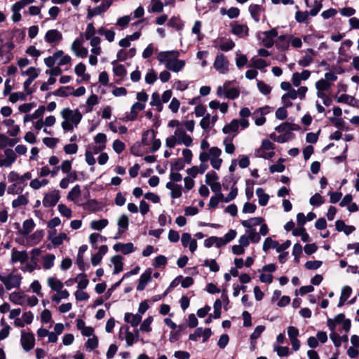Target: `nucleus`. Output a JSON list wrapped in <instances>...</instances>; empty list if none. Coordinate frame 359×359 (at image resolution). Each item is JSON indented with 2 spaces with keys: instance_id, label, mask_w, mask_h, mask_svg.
<instances>
[{
  "instance_id": "5701e85b",
  "label": "nucleus",
  "mask_w": 359,
  "mask_h": 359,
  "mask_svg": "<svg viewBox=\"0 0 359 359\" xmlns=\"http://www.w3.org/2000/svg\"><path fill=\"white\" fill-rule=\"evenodd\" d=\"M145 108V104L140 102H135L131 108L128 115H127V119L129 121H134L137 118L138 112L142 111Z\"/></svg>"
},
{
  "instance_id": "13d9d810",
  "label": "nucleus",
  "mask_w": 359,
  "mask_h": 359,
  "mask_svg": "<svg viewBox=\"0 0 359 359\" xmlns=\"http://www.w3.org/2000/svg\"><path fill=\"white\" fill-rule=\"evenodd\" d=\"M94 143L96 144H98L99 146L102 147V148H106V143L107 141V135L104 133H100L97 134L94 139Z\"/></svg>"
},
{
  "instance_id": "de8ad7c7",
  "label": "nucleus",
  "mask_w": 359,
  "mask_h": 359,
  "mask_svg": "<svg viewBox=\"0 0 359 359\" xmlns=\"http://www.w3.org/2000/svg\"><path fill=\"white\" fill-rule=\"evenodd\" d=\"M29 201L25 195H19L17 198L12 201V207L18 208L21 206H25L28 203Z\"/></svg>"
},
{
  "instance_id": "338daca9",
  "label": "nucleus",
  "mask_w": 359,
  "mask_h": 359,
  "mask_svg": "<svg viewBox=\"0 0 359 359\" xmlns=\"http://www.w3.org/2000/svg\"><path fill=\"white\" fill-rule=\"evenodd\" d=\"M22 74L28 76V79L34 81L39 76V71L34 67H29L27 70L22 72Z\"/></svg>"
},
{
  "instance_id": "5fc2aeb1",
  "label": "nucleus",
  "mask_w": 359,
  "mask_h": 359,
  "mask_svg": "<svg viewBox=\"0 0 359 359\" xmlns=\"http://www.w3.org/2000/svg\"><path fill=\"white\" fill-rule=\"evenodd\" d=\"M337 100L339 103H346L351 106H354L355 102V98L347 94L341 95L340 96L337 97Z\"/></svg>"
},
{
  "instance_id": "4468645a",
  "label": "nucleus",
  "mask_w": 359,
  "mask_h": 359,
  "mask_svg": "<svg viewBox=\"0 0 359 359\" xmlns=\"http://www.w3.org/2000/svg\"><path fill=\"white\" fill-rule=\"evenodd\" d=\"M5 158L0 159V166H4L6 168L11 167L17 158V155L11 149H6L4 150Z\"/></svg>"
},
{
  "instance_id": "603ef678",
  "label": "nucleus",
  "mask_w": 359,
  "mask_h": 359,
  "mask_svg": "<svg viewBox=\"0 0 359 359\" xmlns=\"http://www.w3.org/2000/svg\"><path fill=\"white\" fill-rule=\"evenodd\" d=\"M49 183V180L47 179H43L41 180H39V179L36 178L32 180H31L29 183V186L31 188H32L34 190H38L42 187L46 186Z\"/></svg>"
},
{
  "instance_id": "473e14b6",
  "label": "nucleus",
  "mask_w": 359,
  "mask_h": 359,
  "mask_svg": "<svg viewBox=\"0 0 359 359\" xmlns=\"http://www.w3.org/2000/svg\"><path fill=\"white\" fill-rule=\"evenodd\" d=\"M118 227V233L122 234L126 230L128 229L129 225V219L127 215H121L117 221Z\"/></svg>"
},
{
  "instance_id": "1a4fd4ad",
  "label": "nucleus",
  "mask_w": 359,
  "mask_h": 359,
  "mask_svg": "<svg viewBox=\"0 0 359 359\" xmlns=\"http://www.w3.org/2000/svg\"><path fill=\"white\" fill-rule=\"evenodd\" d=\"M218 180V175L213 170L207 172L205 175V183L210 187L211 190L214 192L221 191L222 186Z\"/></svg>"
},
{
  "instance_id": "72a5a7b5",
  "label": "nucleus",
  "mask_w": 359,
  "mask_h": 359,
  "mask_svg": "<svg viewBox=\"0 0 359 359\" xmlns=\"http://www.w3.org/2000/svg\"><path fill=\"white\" fill-rule=\"evenodd\" d=\"M116 60L111 62L113 65V72L122 80L127 74V70L123 65H116Z\"/></svg>"
},
{
  "instance_id": "f8f14e48",
  "label": "nucleus",
  "mask_w": 359,
  "mask_h": 359,
  "mask_svg": "<svg viewBox=\"0 0 359 359\" xmlns=\"http://www.w3.org/2000/svg\"><path fill=\"white\" fill-rule=\"evenodd\" d=\"M261 37L263 45L266 48H271L274 44V39L278 36V32L276 29H271L269 31H265L262 33Z\"/></svg>"
},
{
  "instance_id": "69168bd1",
  "label": "nucleus",
  "mask_w": 359,
  "mask_h": 359,
  "mask_svg": "<svg viewBox=\"0 0 359 359\" xmlns=\"http://www.w3.org/2000/svg\"><path fill=\"white\" fill-rule=\"evenodd\" d=\"M27 99V95L23 92H17L11 94L9 97V101L15 103L19 100H25Z\"/></svg>"
},
{
  "instance_id": "2f4dec72",
  "label": "nucleus",
  "mask_w": 359,
  "mask_h": 359,
  "mask_svg": "<svg viewBox=\"0 0 359 359\" xmlns=\"http://www.w3.org/2000/svg\"><path fill=\"white\" fill-rule=\"evenodd\" d=\"M239 125L238 119H233L229 123L225 125L222 128V132L224 134H229L231 133H237L238 132Z\"/></svg>"
},
{
  "instance_id": "423d86ee",
  "label": "nucleus",
  "mask_w": 359,
  "mask_h": 359,
  "mask_svg": "<svg viewBox=\"0 0 359 359\" xmlns=\"http://www.w3.org/2000/svg\"><path fill=\"white\" fill-rule=\"evenodd\" d=\"M213 66L219 73L222 74H226L229 70V62L227 57L221 53L217 54Z\"/></svg>"
},
{
  "instance_id": "49530a36",
  "label": "nucleus",
  "mask_w": 359,
  "mask_h": 359,
  "mask_svg": "<svg viewBox=\"0 0 359 359\" xmlns=\"http://www.w3.org/2000/svg\"><path fill=\"white\" fill-rule=\"evenodd\" d=\"M315 87L317 91L330 92L332 86L328 82L320 79L316 82Z\"/></svg>"
},
{
  "instance_id": "9d476101",
  "label": "nucleus",
  "mask_w": 359,
  "mask_h": 359,
  "mask_svg": "<svg viewBox=\"0 0 359 359\" xmlns=\"http://www.w3.org/2000/svg\"><path fill=\"white\" fill-rule=\"evenodd\" d=\"M60 198V191L58 190H53L44 195L42 201L43 205L45 208H50L55 206Z\"/></svg>"
},
{
  "instance_id": "f03ea898",
  "label": "nucleus",
  "mask_w": 359,
  "mask_h": 359,
  "mask_svg": "<svg viewBox=\"0 0 359 359\" xmlns=\"http://www.w3.org/2000/svg\"><path fill=\"white\" fill-rule=\"evenodd\" d=\"M193 144V140L189 135H187L182 126H178L172 135L165 140V145L169 148H173L176 144H184L190 147Z\"/></svg>"
},
{
  "instance_id": "f3484780",
  "label": "nucleus",
  "mask_w": 359,
  "mask_h": 359,
  "mask_svg": "<svg viewBox=\"0 0 359 359\" xmlns=\"http://www.w3.org/2000/svg\"><path fill=\"white\" fill-rule=\"evenodd\" d=\"M113 249L116 252H120L123 255H129L135 251L136 248L132 243H117L114 245Z\"/></svg>"
},
{
  "instance_id": "dca6fc26",
  "label": "nucleus",
  "mask_w": 359,
  "mask_h": 359,
  "mask_svg": "<svg viewBox=\"0 0 359 359\" xmlns=\"http://www.w3.org/2000/svg\"><path fill=\"white\" fill-rule=\"evenodd\" d=\"M28 258V254L26 250L18 251L15 248H13L11 256V263L20 262L24 264L27 261Z\"/></svg>"
},
{
  "instance_id": "052dcab7",
  "label": "nucleus",
  "mask_w": 359,
  "mask_h": 359,
  "mask_svg": "<svg viewBox=\"0 0 359 359\" xmlns=\"http://www.w3.org/2000/svg\"><path fill=\"white\" fill-rule=\"evenodd\" d=\"M153 317L149 316L146 318L140 325V330L142 332H149L151 331V324L153 322Z\"/></svg>"
},
{
  "instance_id": "c756f323",
  "label": "nucleus",
  "mask_w": 359,
  "mask_h": 359,
  "mask_svg": "<svg viewBox=\"0 0 359 359\" xmlns=\"http://www.w3.org/2000/svg\"><path fill=\"white\" fill-rule=\"evenodd\" d=\"M47 284L55 292L60 291L64 286L62 282L54 276L48 278Z\"/></svg>"
},
{
  "instance_id": "09e8293b",
  "label": "nucleus",
  "mask_w": 359,
  "mask_h": 359,
  "mask_svg": "<svg viewBox=\"0 0 359 359\" xmlns=\"http://www.w3.org/2000/svg\"><path fill=\"white\" fill-rule=\"evenodd\" d=\"M253 118L257 126H260L265 123L266 118L262 112V109H259L253 113Z\"/></svg>"
},
{
  "instance_id": "37998d69",
  "label": "nucleus",
  "mask_w": 359,
  "mask_h": 359,
  "mask_svg": "<svg viewBox=\"0 0 359 359\" xmlns=\"http://www.w3.org/2000/svg\"><path fill=\"white\" fill-rule=\"evenodd\" d=\"M73 88L71 86H62L53 93L55 96L67 97L72 94Z\"/></svg>"
},
{
  "instance_id": "ddd939ff",
  "label": "nucleus",
  "mask_w": 359,
  "mask_h": 359,
  "mask_svg": "<svg viewBox=\"0 0 359 359\" xmlns=\"http://www.w3.org/2000/svg\"><path fill=\"white\" fill-rule=\"evenodd\" d=\"M112 1L111 0H104L103 2L99 6L93 8L88 9V18H91L93 16L100 15L105 12L111 5Z\"/></svg>"
},
{
  "instance_id": "bf43d9fd",
  "label": "nucleus",
  "mask_w": 359,
  "mask_h": 359,
  "mask_svg": "<svg viewBox=\"0 0 359 359\" xmlns=\"http://www.w3.org/2000/svg\"><path fill=\"white\" fill-rule=\"evenodd\" d=\"M98 346V339L96 336L93 335L92 338H89L85 344L87 350L91 351L96 348Z\"/></svg>"
},
{
  "instance_id": "8fccbe9b",
  "label": "nucleus",
  "mask_w": 359,
  "mask_h": 359,
  "mask_svg": "<svg viewBox=\"0 0 359 359\" xmlns=\"http://www.w3.org/2000/svg\"><path fill=\"white\" fill-rule=\"evenodd\" d=\"M233 138V137H226L223 141V144L224 145V151L226 154H233L235 151L236 148L234 144L232 143Z\"/></svg>"
},
{
  "instance_id": "6e6552de",
  "label": "nucleus",
  "mask_w": 359,
  "mask_h": 359,
  "mask_svg": "<svg viewBox=\"0 0 359 359\" xmlns=\"http://www.w3.org/2000/svg\"><path fill=\"white\" fill-rule=\"evenodd\" d=\"M20 344L23 350L26 352L31 351L35 345L34 335L32 332L21 331Z\"/></svg>"
},
{
  "instance_id": "58836bf2",
  "label": "nucleus",
  "mask_w": 359,
  "mask_h": 359,
  "mask_svg": "<svg viewBox=\"0 0 359 359\" xmlns=\"http://www.w3.org/2000/svg\"><path fill=\"white\" fill-rule=\"evenodd\" d=\"M56 53H59L57 56V60L58 66H63L67 64H69L72 61V58L68 55H65L64 52L62 50H58L56 51Z\"/></svg>"
},
{
  "instance_id": "bb28decb",
  "label": "nucleus",
  "mask_w": 359,
  "mask_h": 359,
  "mask_svg": "<svg viewBox=\"0 0 359 359\" xmlns=\"http://www.w3.org/2000/svg\"><path fill=\"white\" fill-rule=\"evenodd\" d=\"M124 320L130 323L133 327H137L142 320V316L138 313L133 314L132 313H126Z\"/></svg>"
},
{
  "instance_id": "2eb2a0df",
  "label": "nucleus",
  "mask_w": 359,
  "mask_h": 359,
  "mask_svg": "<svg viewBox=\"0 0 359 359\" xmlns=\"http://www.w3.org/2000/svg\"><path fill=\"white\" fill-rule=\"evenodd\" d=\"M177 54L178 50L161 51L158 54L157 60L161 64H164L166 67Z\"/></svg>"
},
{
  "instance_id": "b1692460",
  "label": "nucleus",
  "mask_w": 359,
  "mask_h": 359,
  "mask_svg": "<svg viewBox=\"0 0 359 359\" xmlns=\"http://www.w3.org/2000/svg\"><path fill=\"white\" fill-rule=\"evenodd\" d=\"M322 1L323 0H306V6L312 8L309 11L311 16H315L319 13L323 6Z\"/></svg>"
},
{
  "instance_id": "774afa93",
  "label": "nucleus",
  "mask_w": 359,
  "mask_h": 359,
  "mask_svg": "<svg viewBox=\"0 0 359 359\" xmlns=\"http://www.w3.org/2000/svg\"><path fill=\"white\" fill-rule=\"evenodd\" d=\"M290 41L284 35L278 37L277 46L283 50L287 49L289 47Z\"/></svg>"
},
{
  "instance_id": "7c9ffc66",
  "label": "nucleus",
  "mask_w": 359,
  "mask_h": 359,
  "mask_svg": "<svg viewBox=\"0 0 359 359\" xmlns=\"http://www.w3.org/2000/svg\"><path fill=\"white\" fill-rule=\"evenodd\" d=\"M123 257L121 255H115L111 258V262L114 264V274H117L123 271Z\"/></svg>"
},
{
  "instance_id": "79ce46f5",
  "label": "nucleus",
  "mask_w": 359,
  "mask_h": 359,
  "mask_svg": "<svg viewBox=\"0 0 359 359\" xmlns=\"http://www.w3.org/2000/svg\"><path fill=\"white\" fill-rule=\"evenodd\" d=\"M156 134L154 130H148L143 133L142 142L144 145H149L155 138Z\"/></svg>"
},
{
  "instance_id": "a18cd8bd",
  "label": "nucleus",
  "mask_w": 359,
  "mask_h": 359,
  "mask_svg": "<svg viewBox=\"0 0 359 359\" xmlns=\"http://www.w3.org/2000/svg\"><path fill=\"white\" fill-rule=\"evenodd\" d=\"M76 281L78 282L77 287L79 290H83L87 287L89 280L85 273H79L76 278Z\"/></svg>"
},
{
  "instance_id": "3c124183",
  "label": "nucleus",
  "mask_w": 359,
  "mask_h": 359,
  "mask_svg": "<svg viewBox=\"0 0 359 359\" xmlns=\"http://www.w3.org/2000/svg\"><path fill=\"white\" fill-rule=\"evenodd\" d=\"M81 195L80 186L76 184L68 193L67 199L72 201H76Z\"/></svg>"
},
{
  "instance_id": "864d4df0",
  "label": "nucleus",
  "mask_w": 359,
  "mask_h": 359,
  "mask_svg": "<svg viewBox=\"0 0 359 359\" xmlns=\"http://www.w3.org/2000/svg\"><path fill=\"white\" fill-rule=\"evenodd\" d=\"M69 237L65 233H60L59 235L51 238V243L55 246H59L62 244L64 241H69Z\"/></svg>"
},
{
  "instance_id": "f704fd0d",
  "label": "nucleus",
  "mask_w": 359,
  "mask_h": 359,
  "mask_svg": "<svg viewBox=\"0 0 359 359\" xmlns=\"http://www.w3.org/2000/svg\"><path fill=\"white\" fill-rule=\"evenodd\" d=\"M264 222V219L262 217H253L247 220H243L241 222V224L248 229H252V227L255 226H257L261 224Z\"/></svg>"
},
{
  "instance_id": "a211bd4d",
  "label": "nucleus",
  "mask_w": 359,
  "mask_h": 359,
  "mask_svg": "<svg viewBox=\"0 0 359 359\" xmlns=\"http://www.w3.org/2000/svg\"><path fill=\"white\" fill-rule=\"evenodd\" d=\"M180 56V53L174 57V59L172 60V62L167 65L166 69L174 72H180L185 65V61L182 60H179L178 57Z\"/></svg>"
},
{
  "instance_id": "0eeeda50",
  "label": "nucleus",
  "mask_w": 359,
  "mask_h": 359,
  "mask_svg": "<svg viewBox=\"0 0 359 359\" xmlns=\"http://www.w3.org/2000/svg\"><path fill=\"white\" fill-rule=\"evenodd\" d=\"M63 39V35L57 29H51L46 32L44 36L45 41L52 47L57 46Z\"/></svg>"
},
{
  "instance_id": "cd10ccee",
  "label": "nucleus",
  "mask_w": 359,
  "mask_h": 359,
  "mask_svg": "<svg viewBox=\"0 0 359 359\" xmlns=\"http://www.w3.org/2000/svg\"><path fill=\"white\" fill-rule=\"evenodd\" d=\"M136 54L135 48H131L130 49L126 50L123 49H121L116 55L117 60L118 61H125L128 58L133 57Z\"/></svg>"
},
{
  "instance_id": "680f3d73",
  "label": "nucleus",
  "mask_w": 359,
  "mask_h": 359,
  "mask_svg": "<svg viewBox=\"0 0 359 359\" xmlns=\"http://www.w3.org/2000/svg\"><path fill=\"white\" fill-rule=\"evenodd\" d=\"M39 269L36 261L32 259L30 263L26 264L25 266L21 267V270L24 272H33L35 269Z\"/></svg>"
},
{
  "instance_id": "412c9836",
  "label": "nucleus",
  "mask_w": 359,
  "mask_h": 359,
  "mask_svg": "<svg viewBox=\"0 0 359 359\" xmlns=\"http://www.w3.org/2000/svg\"><path fill=\"white\" fill-rule=\"evenodd\" d=\"M316 53L315 50L312 48H308L306 50V55L298 60V65L302 67H308L309 66L313 61V57L316 56Z\"/></svg>"
},
{
  "instance_id": "4d7b16f0",
  "label": "nucleus",
  "mask_w": 359,
  "mask_h": 359,
  "mask_svg": "<svg viewBox=\"0 0 359 359\" xmlns=\"http://www.w3.org/2000/svg\"><path fill=\"white\" fill-rule=\"evenodd\" d=\"M57 210L62 216L65 217L67 219H69L72 217V210L65 204H59L57 206Z\"/></svg>"
},
{
  "instance_id": "aec40b11",
  "label": "nucleus",
  "mask_w": 359,
  "mask_h": 359,
  "mask_svg": "<svg viewBox=\"0 0 359 359\" xmlns=\"http://www.w3.org/2000/svg\"><path fill=\"white\" fill-rule=\"evenodd\" d=\"M151 280V270H146L140 277L139 283L137 286V290L142 291L147 285Z\"/></svg>"
},
{
  "instance_id": "4be33fe9",
  "label": "nucleus",
  "mask_w": 359,
  "mask_h": 359,
  "mask_svg": "<svg viewBox=\"0 0 359 359\" xmlns=\"http://www.w3.org/2000/svg\"><path fill=\"white\" fill-rule=\"evenodd\" d=\"M26 294L23 292H13L9 294V300L14 304L25 306Z\"/></svg>"
},
{
  "instance_id": "0e129e2a",
  "label": "nucleus",
  "mask_w": 359,
  "mask_h": 359,
  "mask_svg": "<svg viewBox=\"0 0 359 359\" xmlns=\"http://www.w3.org/2000/svg\"><path fill=\"white\" fill-rule=\"evenodd\" d=\"M168 25L176 29L177 30H182L184 26L181 20L177 17H172L170 19Z\"/></svg>"
},
{
  "instance_id": "a878e982",
  "label": "nucleus",
  "mask_w": 359,
  "mask_h": 359,
  "mask_svg": "<svg viewBox=\"0 0 359 359\" xmlns=\"http://www.w3.org/2000/svg\"><path fill=\"white\" fill-rule=\"evenodd\" d=\"M165 187L170 190V196L172 198H178L182 196V187L181 185L168 182Z\"/></svg>"
},
{
  "instance_id": "6ab92c4d",
  "label": "nucleus",
  "mask_w": 359,
  "mask_h": 359,
  "mask_svg": "<svg viewBox=\"0 0 359 359\" xmlns=\"http://www.w3.org/2000/svg\"><path fill=\"white\" fill-rule=\"evenodd\" d=\"M44 236L42 230H36L32 234L26 237V243L27 245L33 246L41 242Z\"/></svg>"
},
{
  "instance_id": "ea45409f",
  "label": "nucleus",
  "mask_w": 359,
  "mask_h": 359,
  "mask_svg": "<svg viewBox=\"0 0 359 359\" xmlns=\"http://www.w3.org/2000/svg\"><path fill=\"white\" fill-rule=\"evenodd\" d=\"M256 194L259 199V204L261 206H265L268 203L269 196L268 194L264 193L262 188H257L256 190Z\"/></svg>"
},
{
  "instance_id": "a19ab883",
  "label": "nucleus",
  "mask_w": 359,
  "mask_h": 359,
  "mask_svg": "<svg viewBox=\"0 0 359 359\" xmlns=\"http://www.w3.org/2000/svg\"><path fill=\"white\" fill-rule=\"evenodd\" d=\"M56 294H53L51 297L53 302L59 304L62 299H66L69 297V293L67 290H61L56 291Z\"/></svg>"
},
{
  "instance_id": "20e7f679",
  "label": "nucleus",
  "mask_w": 359,
  "mask_h": 359,
  "mask_svg": "<svg viewBox=\"0 0 359 359\" xmlns=\"http://www.w3.org/2000/svg\"><path fill=\"white\" fill-rule=\"evenodd\" d=\"M22 280V276L20 273L12 272L7 276H3L0 273V281L4 285L7 290L19 288L21 285Z\"/></svg>"
},
{
  "instance_id": "e433bc0d",
  "label": "nucleus",
  "mask_w": 359,
  "mask_h": 359,
  "mask_svg": "<svg viewBox=\"0 0 359 359\" xmlns=\"http://www.w3.org/2000/svg\"><path fill=\"white\" fill-rule=\"evenodd\" d=\"M235 43L230 39H222L219 41L218 48L222 51H229L233 48Z\"/></svg>"
},
{
  "instance_id": "4c0bfd02",
  "label": "nucleus",
  "mask_w": 359,
  "mask_h": 359,
  "mask_svg": "<svg viewBox=\"0 0 359 359\" xmlns=\"http://www.w3.org/2000/svg\"><path fill=\"white\" fill-rule=\"evenodd\" d=\"M55 256L53 254H48L43 257V268L46 270L50 269L54 265Z\"/></svg>"
},
{
  "instance_id": "c03bdc74",
  "label": "nucleus",
  "mask_w": 359,
  "mask_h": 359,
  "mask_svg": "<svg viewBox=\"0 0 359 359\" xmlns=\"http://www.w3.org/2000/svg\"><path fill=\"white\" fill-rule=\"evenodd\" d=\"M108 223L107 219L93 220L90 222V228L96 231H101L108 225Z\"/></svg>"
},
{
  "instance_id": "e2e57ef3",
  "label": "nucleus",
  "mask_w": 359,
  "mask_h": 359,
  "mask_svg": "<svg viewBox=\"0 0 359 359\" xmlns=\"http://www.w3.org/2000/svg\"><path fill=\"white\" fill-rule=\"evenodd\" d=\"M203 266L209 267L210 270L213 272H217L219 270V266L215 259H205Z\"/></svg>"
},
{
  "instance_id": "393cba45",
  "label": "nucleus",
  "mask_w": 359,
  "mask_h": 359,
  "mask_svg": "<svg viewBox=\"0 0 359 359\" xmlns=\"http://www.w3.org/2000/svg\"><path fill=\"white\" fill-rule=\"evenodd\" d=\"M231 32L239 37H243L248 35V27L246 25L234 22L232 24Z\"/></svg>"
},
{
  "instance_id": "c85d7f7f",
  "label": "nucleus",
  "mask_w": 359,
  "mask_h": 359,
  "mask_svg": "<svg viewBox=\"0 0 359 359\" xmlns=\"http://www.w3.org/2000/svg\"><path fill=\"white\" fill-rule=\"evenodd\" d=\"M35 224L32 219H26L22 223V228L20 230V233L23 236H28L34 229Z\"/></svg>"
},
{
  "instance_id": "7ed1b4c3",
  "label": "nucleus",
  "mask_w": 359,
  "mask_h": 359,
  "mask_svg": "<svg viewBox=\"0 0 359 359\" xmlns=\"http://www.w3.org/2000/svg\"><path fill=\"white\" fill-rule=\"evenodd\" d=\"M222 150L217 147H212L208 149V151H203L199 154V160L201 163H206L210 161L211 166L215 170H219L223 162L220 158Z\"/></svg>"
},
{
  "instance_id": "c9c22d12",
  "label": "nucleus",
  "mask_w": 359,
  "mask_h": 359,
  "mask_svg": "<svg viewBox=\"0 0 359 359\" xmlns=\"http://www.w3.org/2000/svg\"><path fill=\"white\" fill-rule=\"evenodd\" d=\"M262 11V6L258 4H251L249 6V12L252 18L257 22L259 21Z\"/></svg>"
},
{
  "instance_id": "39448f33",
  "label": "nucleus",
  "mask_w": 359,
  "mask_h": 359,
  "mask_svg": "<svg viewBox=\"0 0 359 359\" xmlns=\"http://www.w3.org/2000/svg\"><path fill=\"white\" fill-rule=\"evenodd\" d=\"M275 155L273 144L269 140H264L261 147L255 151L257 157L269 159Z\"/></svg>"
},
{
  "instance_id": "f257e3e1",
  "label": "nucleus",
  "mask_w": 359,
  "mask_h": 359,
  "mask_svg": "<svg viewBox=\"0 0 359 359\" xmlns=\"http://www.w3.org/2000/svg\"><path fill=\"white\" fill-rule=\"evenodd\" d=\"M60 116L63 118L61 127L65 132L72 131L77 128L83 117L78 109L72 110L68 107L61 110Z\"/></svg>"
},
{
  "instance_id": "6e6d98bb",
  "label": "nucleus",
  "mask_w": 359,
  "mask_h": 359,
  "mask_svg": "<svg viewBox=\"0 0 359 359\" xmlns=\"http://www.w3.org/2000/svg\"><path fill=\"white\" fill-rule=\"evenodd\" d=\"M278 247V241L272 240L271 237H267L263 243V250L267 252L269 249H276Z\"/></svg>"
},
{
  "instance_id": "9b49d317",
  "label": "nucleus",
  "mask_w": 359,
  "mask_h": 359,
  "mask_svg": "<svg viewBox=\"0 0 359 359\" xmlns=\"http://www.w3.org/2000/svg\"><path fill=\"white\" fill-rule=\"evenodd\" d=\"M71 49L76 56L81 58L86 57L88 53V49L83 46V42L79 39H76L73 41L71 46Z\"/></svg>"
}]
</instances>
